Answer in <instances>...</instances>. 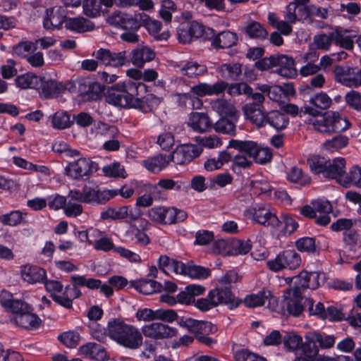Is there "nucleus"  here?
<instances>
[{
    "mask_svg": "<svg viewBox=\"0 0 361 361\" xmlns=\"http://www.w3.org/2000/svg\"><path fill=\"white\" fill-rule=\"evenodd\" d=\"M147 16L140 13L134 16L126 13H118L112 16L111 20L115 25L126 30H137L146 20Z\"/></svg>",
    "mask_w": 361,
    "mask_h": 361,
    "instance_id": "9b49d317",
    "label": "nucleus"
},
{
    "mask_svg": "<svg viewBox=\"0 0 361 361\" xmlns=\"http://www.w3.org/2000/svg\"><path fill=\"white\" fill-rule=\"evenodd\" d=\"M239 116L233 117H221L214 126V130L221 133L234 135L235 134V123Z\"/></svg>",
    "mask_w": 361,
    "mask_h": 361,
    "instance_id": "ea45409f",
    "label": "nucleus"
},
{
    "mask_svg": "<svg viewBox=\"0 0 361 361\" xmlns=\"http://www.w3.org/2000/svg\"><path fill=\"white\" fill-rule=\"evenodd\" d=\"M349 139L343 135H336L331 139L327 140L324 143V147L330 151H335L346 147Z\"/></svg>",
    "mask_w": 361,
    "mask_h": 361,
    "instance_id": "4d7b16f0",
    "label": "nucleus"
},
{
    "mask_svg": "<svg viewBox=\"0 0 361 361\" xmlns=\"http://www.w3.org/2000/svg\"><path fill=\"white\" fill-rule=\"evenodd\" d=\"M258 144L251 140H231L228 147L233 148L240 152H243L249 157L253 158L255 152H257Z\"/></svg>",
    "mask_w": 361,
    "mask_h": 361,
    "instance_id": "58836bf2",
    "label": "nucleus"
},
{
    "mask_svg": "<svg viewBox=\"0 0 361 361\" xmlns=\"http://www.w3.org/2000/svg\"><path fill=\"white\" fill-rule=\"evenodd\" d=\"M297 249L300 252L314 253L316 252L315 239L314 238L304 237L295 242Z\"/></svg>",
    "mask_w": 361,
    "mask_h": 361,
    "instance_id": "69168bd1",
    "label": "nucleus"
},
{
    "mask_svg": "<svg viewBox=\"0 0 361 361\" xmlns=\"http://www.w3.org/2000/svg\"><path fill=\"white\" fill-rule=\"evenodd\" d=\"M23 219V214L20 211H12L0 216V222L4 225L15 226L20 224Z\"/></svg>",
    "mask_w": 361,
    "mask_h": 361,
    "instance_id": "338daca9",
    "label": "nucleus"
},
{
    "mask_svg": "<svg viewBox=\"0 0 361 361\" xmlns=\"http://www.w3.org/2000/svg\"><path fill=\"white\" fill-rule=\"evenodd\" d=\"M186 276H188L192 279H204L211 274L210 269L197 265L188 264V269H186Z\"/></svg>",
    "mask_w": 361,
    "mask_h": 361,
    "instance_id": "e2e57ef3",
    "label": "nucleus"
},
{
    "mask_svg": "<svg viewBox=\"0 0 361 361\" xmlns=\"http://www.w3.org/2000/svg\"><path fill=\"white\" fill-rule=\"evenodd\" d=\"M329 159L320 156H313L307 159L311 171L315 174L322 173L325 176Z\"/></svg>",
    "mask_w": 361,
    "mask_h": 361,
    "instance_id": "3c124183",
    "label": "nucleus"
},
{
    "mask_svg": "<svg viewBox=\"0 0 361 361\" xmlns=\"http://www.w3.org/2000/svg\"><path fill=\"white\" fill-rule=\"evenodd\" d=\"M180 73L189 78H196L207 72V67L195 61H188L180 66Z\"/></svg>",
    "mask_w": 361,
    "mask_h": 361,
    "instance_id": "f704fd0d",
    "label": "nucleus"
},
{
    "mask_svg": "<svg viewBox=\"0 0 361 361\" xmlns=\"http://www.w3.org/2000/svg\"><path fill=\"white\" fill-rule=\"evenodd\" d=\"M62 83L51 78L39 77L37 89L42 99L56 97L62 93Z\"/></svg>",
    "mask_w": 361,
    "mask_h": 361,
    "instance_id": "f3484780",
    "label": "nucleus"
},
{
    "mask_svg": "<svg viewBox=\"0 0 361 361\" xmlns=\"http://www.w3.org/2000/svg\"><path fill=\"white\" fill-rule=\"evenodd\" d=\"M65 27L71 31L85 32L93 30L94 25L82 17H77L66 19Z\"/></svg>",
    "mask_w": 361,
    "mask_h": 361,
    "instance_id": "4c0bfd02",
    "label": "nucleus"
},
{
    "mask_svg": "<svg viewBox=\"0 0 361 361\" xmlns=\"http://www.w3.org/2000/svg\"><path fill=\"white\" fill-rule=\"evenodd\" d=\"M301 263L299 254L295 250H288L279 253L274 259L267 262L269 269L277 272L284 269H295Z\"/></svg>",
    "mask_w": 361,
    "mask_h": 361,
    "instance_id": "0eeeda50",
    "label": "nucleus"
},
{
    "mask_svg": "<svg viewBox=\"0 0 361 361\" xmlns=\"http://www.w3.org/2000/svg\"><path fill=\"white\" fill-rule=\"evenodd\" d=\"M173 82L177 87V92L183 91L185 87H190V92L197 97L219 94L223 93L228 87V84L224 81H218L213 85L200 83L190 87L187 80L182 77L175 78Z\"/></svg>",
    "mask_w": 361,
    "mask_h": 361,
    "instance_id": "39448f33",
    "label": "nucleus"
},
{
    "mask_svg": "<svg viewBox=\"0 0 361 361\" xmlns=\"http://www.w3.org/2000/svg\"><path fill=\"white\" fill-rule=\"evenodd\" d=\"M142 334L154 340H163L175 337L178 334L177 329L161 322H153L143 326Z\"/></svg>",
    "mask_w": 361,
    "mask_h": 361,
    "instance_id": "6e6552de",
    "label": "nucleus"
},
{
    "mask_svg": "<svg viewBox=\"0 0 361 361\" xmlns=\"http://www.w3.org/2000/svg\"><path fill=\"white\" fill-rule=\"evenodd\" d=\"M310 103L312 106H306L301 109V112L317 116L322 110H326L331 107L332 99L324 92L314 94L310 99Z\"/></svg>",
    "mask_w": 361,
    "mask_h": 361,
    "instance_id": "4468645a",
    "label": "nucleus"
},
{
    "mask_svg": "<svg viewBox=\"0 0 361 361\" xmlns=\"http://www.w3.org/2000/svg\"><path fill=\"white\" fill-rule=\"evenodd\" d=\"M288 117L279 111H271L267 113L265 126L269 124L276 130L284 129L288 123Z\"/></svg>",
    "mask_w": 361,
    "mask_h": 361,
    "instance_id": "72a5a7b5",
    "label": "nucleus"
},
{
    "mask_svg": "<svg viewBox=\"0 0 361 361\" xmlns=\"http://www.w3.org/2000/svg\"><path fill=\"white\" fill-rule=\"evenodd\" d=\"M302 338L295 332L287 333L283 338L284 346L291 351L300 348Z\"/></svg>",
    "mask_w": 361,
    "mask_h": 361,
    "instance_id": "bf43d9fd",
    "label": "nucleus"
},
{
    "mask_svg": "<svg viewBox=\"0 0 361 361\" xmlns=\"http://www.w3.org/2000/svg\"><path fill=\"white\" fill-rule=\"evenodd\" d=\"M144 87L142 82L130 79L118 82L107 91L105 101L110 104L123 108L137 109L143 113L152 112L159 106L160 100L152 94L138 99L137 96L139 89Z\"/></svg>",
    "mask_w": 361,
    "mask_h": 361,
    "instance_id": "f257e3e1",
    "label": "nucleus"
},
{
    "mask_svg": "<svg viewBox=\"0 0 361 361\" xmlns=\"http://www.w3.org/2000/svg\"><path fill=\"white\" fill-rule=\"evenodd\" d=\"M213 111L221 117H233L239 116V112L231 102L224 99H216L211 102Z\"/></svg>",
    "mask_w": 361,
    "mask_h": 361,
    "instance_id": "cd10ccee",
    "label": "nucleus"
},
{
    "mask_svg": "<svg viewBox=\"0 0 361 361\" xmlns=\"http://www.w3.org/2000/svg\"><path fill=\"white\" fill-rule=\"evenodd\" d=\"M10 322L16 326L27 330H34L39 328L41 319L32 312L30 307L27 311L21 314H16L15 317H10Z\"/></svg>",
    "mask_w": 361,
    "mask_h": 361,
    "instance_id": "a211bd4d",
    "label": "nucleus"
},
{
    "mask_svg": "<svg viewBox=\"0 0 361 361\" xmlns=\"http://www.w3.org/2000/svg\"><path fill=\"white\" fill-rule=\"evenodd\" d=\"M80 353L87 358L97 361H106L109 356L106 349L96 343H88L80 347Z\"/></svg>",
    "mask_w": 361,
    "mask_h": 361,
    "instance_id": "b1692460",
    "label": "nucleus"
},
{
    "mask_svg": "<svg viewBox=\"0 0 361 361\" xmlns=\"http://www.w3.org/2000/svg\"><path fill=\"white\" fill-rule=\"evenodd\" d=\"M170 161V155L160 154L145 160L143 164L149 171L157 173L165 169Z\"/></svg>",
    "mask_w": 361,
    "mask_h": 361,
    "instance_id": "c756f323",
    "label": "nucleus"
},
{
    "mask_svg": "<svg viewBox=\"0 0 361 361\" xmlns=\"http://www.w3.org/2000/svg\"><path fill=\"white\" fill-rule=\"evenodd\" d=\"M94 129L97 134L102 135L105 138L118 137L120 134L115 126L109 125L102 121H99L94 124Z\"/></svg>",
    "mask_w": 361,
    "mask_h": 361,
    "instance_id": "6e6d98bb",
    "label": "nucleus"
},
{
    "mask_svg": "<svg viewBox=\"0 0 361 361\" xmlns=\"http://www.w3.org/2000/svg\"><path fill=\"white\" fill-rule=\"evenodd\" d=\"M71 282L90 289H97L101 286L102 281L99 279L86 278L85 276L73 275L71 277Z\"/></svg>",
    "mask_w": 361,
    "mask_h": 361,
    "instance_id": "13d9d810",
    "label": "nucleus"
},
{
    "mask_svg": "<svg viewBox=\"0 0 361 361\" xmlns=\"http://www.w3.org/2000/svg\"><path fill=\"white\" fill-rule=\"evenodd\" d=\"M8 293H2L0 298L1 305L8 311L11 312V317H15L16 314H21L25 311H27L31 307L27 302L21 300H14Z\"/></svg>",
    "mask_w": 361,
    "mask_h": 361,
    "instance_id": "4be33fe9",
    "label": "nucleus"
},
{
    "mask_svg": "<svg viewBox=\"0 0 361 361\" xmlns=\"http://www.w3.org/2000/svg\"><path fill=\"white\" fill-rule=\"evenodd\" d=\"M175 96L176 97V102L180 106L187 107L189 104H191L192 109H200L202 106V101L197 96H192L190 92H177Z\"/></svg>",
    "mask_w": 361,
    "mask_h": 361,
    "instance_id": "09e8293b",
    "label": "nucleus"
},
{
    "mask_svg": "<svg viewBox=\"0 0 361 361\" xmlns=\"http://www.w3.org/2000/svg\"><path fill=\"white\" fill-rule=\"evenodd\" d=\"M235 359L236 361H267L265 357L244 348L235 351Z\"/></svg>",
    "mask_w": 361,
    "mask_h": 361,
    "instance_id": "774afa93",
    "label": "nucleus"
},
{
    "mask_svg": "<svg viewBox=\"0 0 361 361\" xmlns=\"http://www.w3.org/2000/svg\"><path fill=\"white\" fill-rule=\"evenodd\" d=\"M316 331L307 332L305 336V341H302L300 348L305 355L309 358L315 357L319 353V345L318 342L315 339Z\"/></svg>",
    "mask_w": 361,
    "mask_h": 361,
    "instance_id": "e433bc0d",
    "label": "nucleus"
},
{
    "mask_svg": "<svg viewBox=\"0 0 361 361\" xmlns=\"http://www.w3.org/2000/svg\"><path fill=\"white\" fill-rule=\"evenodd\" d=\"M329 11L326 8L317 6L314 4H309L305 6L304 23L312 25L314 22V18L320 19H326Z\"/></svg>",
    "mask_w": 361,
    "mask_h": 361,
    "instance_id": "c03bdc74",
    "label": "nucleus"
},
{
    "mask_svg": "<svg viewBox=\"0 0 361 361\" xmlns=\"http://www.w3.org/2000/svg\"><path fill=\"white\" fill-rule=\"evenodd\" d=\"M118 195L116 190H99L97 187L85 185L82 191L71 190L70 197L79 202L103 204Z\"/></svg>",
    "mask_w": 361,
    "mask_h": 361,
    "instance_id": "20e7f679",
    "label": "nucleus"
},
{
    "mask_svg": "<svg viewBox=\"0 0 361 361\" xmlns=\"http://www.w3.org/2000/svg\"><path fill=\"white\" fill-rule=\"evenodd\" d=\"M339 184L345 188L355 185L361 188V166H353L348 173L345 172L343 176L339 179Z\"/></svg>",
    "mask_w": 361,
    "mask_h": 361,
    "instance_id": "c85d7f7f",
    "label": "nucleus"
},
{
    "mask_svg": "<svg viewBox=\"0 0 361 361\" xmlns=\"http://www.w3.org/2000/svg\"><path fill=\"white\" fill-rule=\"evenodd\" d=\"M275 67L278 68L276 72L281 76L292 78L296 75L297 71L295 68L294 60L286 55H276Z\"/></svg>",
    "mask_w": 361,
    "mask_h": 361,
    "instance_id": "393cba45",
    "label": "nucleus"
},
{
    "mask_svg": "<svg viewBox=\"0 0 361 361\" xmlns=\"http://www.w3.org/2000/svg\"><path fill=\"white\" fill-rule=\"evenodd\" d=\"M252 215V219L257 223L264 226L278 228L280 220L269 208L264 206H258L248 211Z\"/></svg>",
    "mask_w": 361,
    "mask_h": 361,
    "instance_id": "dca6fc26",
    "label": "nucleus"
},
{
    "mask_svg": "<svg viewBox=\"0 0 361 361\" xmlns=\"http://www.w3.org/2000/svg\"><path fill=\"white\" fill-rule=\"evenodd\" d=\"M106 332L112 340L126 348L137 349L142 345L143 338L139 329L120 318L108 322Z\"/></svg>",
    "mask_w": 361,
    "mask_h": 361,
    "instance_id": "f03ea898",
    "label": "nucleus"
},
{
    "mask_svg": "<svg viewBox=\"0 0 361 361\" xmlns=\"http://www.w3.org/2000/svg\"><path fill=\"white\" fill-rule=\"evenodd\" d=\"M39 76L31 73H26L18 75L15 81L16 85L21 89H37Z\"/></svg>",
    "mask_w": 361,
    "mask_h": 361,
    "instance_id": "603ef678",
    "label": "nucleus"
},
{
    "mask_svg": "<svg viewBox=\"0 0 361 361\" xmlns=\"http://www.w3.org/2000/svg\"><path fill=\"white\" fill-rule=\"evenodd\" d=\"M202 32V27L198 24H192L190 29L178 28V39L180 43L187 44L192 41V36L199 37Z\"/></svg>",
    "mask_w": 361,
    "mask_h": 361,
    "instance_id": "49530a36",
    "label": "nucleus"
},
{
    "mask_svg": "<svg viewBox=\"0 0 361 361\" xmlns=\"http://www.w3.org/2000/svg\"><path fill=\"white\" fill-rule=\"evenodd\" d=\"M20 276L23 281L35 285L44 282L47 271L37 265L27 263L20 267Z\"/></svg>",
    "mask_w": 361,
    "mask_h": 361,
    "instance_id": "2eb2a0df",
    "label": "nucleus"
},
{
    "mask_svg": "<svg viewBox=\"0 0 361 361\" xmlns=\"http://www.w3.org/2000/svg\"><path fill=\"white\" fill-rule=\"evenodd\" d=\"M131 283L133 287L144 295H150L159 292L162 288L160 283L154 280L140 279L132 281Z\"/></svg>",
    "mask_w": 361,
    "mask_h": 361,
    "instance_id": "c9c22d12",
    "label": "nucleus"
},
{
    "mask_svg": "<svg viewBox=\"0 0 361 361\" xmlns=\"http://www.w3.org/2000/svg\"><path fill=\"white\" fill-rule=\"evenodd\" d=\"M305 6H299L295 3L290 2L286 7L283 11L285 20L290 23H295L297 21L304 23Z\"/></svg>",
    "mask_w": 361,
    "mask_h": 361,
    "instance_id": "2f4dec72",
    "label": "nucleus"
},
{
    "mask_svg": "<svg viewBox=\"0 0 361 361\" xmlns=\"http://www.w3.org/2000/svg\"><path fill=\"white\" fill-rule=\"evenodd\" d=\"M294 280V288L292 290H288L287 291V294L290 295L293 293V295H296V297L300 296L302 295V291L309 288V284L307 282V271H302L298 275L294 276L293 278H288L286 279L287 281Z\"/></svg>",
    "mask_w": 361,
    "mask_h": 361,
    "instance_id": "a18cd8bd",
    "label": "nucleus"
},
{
    "mask_svg": "<svg viewBox=\"0 0 361 361\" xmlns=\"http://www.w3.org/2000/svg\"><path fill=\"white\" fill-rule=\"evenodd\" d=\"M163 221L164 224H173L184 221L187 217V213L175 207H164Z\"/></svg>",
    "mask_w": 361,
    "mask_h": 361,
    "instance_id": "79ce46f5",
    "label": "nucleus"
},
{
    "mask_svg": "<svg viewBox=\"0 0 361 361\" xmlns=\"http://www.w3.org/2000/svg\"><path fill=\"white\" fill-rule=\"evenodd\" d=\"M66 20L65 10L60 6H55L47 10L43 26L46 30L59 29Z\"/></svg>",
    "mask_w": 361,
    "mask_h": 361,
    "instance_id": "6ab92c4d",
    "label": "nucleus"
},
{
    "mask_svg": "<svg viewBox=\"0 0 361 361\" xmlns=\"http://www.w3.org/2000/svg\"><path fill=\"white\" fill-rule=\"evenodd\" d=\"M94 164L90 159L80 158L67 165L65 169L66 174L73 179H82L92 172Z\"/></svg>",
    "mask_w": 361,
    "mask_h": 361,
    "instance_id": "f8f14e48",
    "label": "nucleus"
},
{
    "mask_svg": "<svg viewBox=\"0 0 361 361\" xmlns=\"http://www.w3.org/2000/svg\"><path fill=\"white\" fill-rule=\"evenodd\" d=\"M349 121L338 112L330 111L320 118L312 121L314 129L323 134L339 133L350 126Z\"/></svg>",
    "mask_w": 361,
    "mask_h": 361,
    "instance_id": "7ed1b4c3",
    "label": "nucleus"
},
{
    "mask_svg": "<svg viewBox=\"0 0 361 361\" xmlns=\"http://www.w3.org/2000/svg\"><path fill=\"white\" fill-rule=\"evenodd\" d=\"M333 43L341 48L351 50L353 48L354 42L353 40L354 35H346L341 30H336L331 32Z\"/></svg>",
    "mask_w": 361,
    "mask_h": 361,
    "instance_id": "de8ad7c7",
    "label": "nucleus"
},
{
    "mask_svg": "<svg viewBox=\"0 0 361 361\" xmlns=\"http://www.w3.org/2000/svg\"><path fill=\"white\" fill-rule=\"evenodd\" d=\"M188 125L195 131L203 133L211 129L212 121L206 114L192 112L189 116Z\"/></svg>",
    "mask_w": 361,
    "mask_h": 361,
    "instance_id": "bb28decb",
    "label": "nucleus"
},
{
    "mask_svg": "<svg viewBox=\"0 0 361 361\" xmlns=\"http://www.w3.org/2000/svg\"><path fill=\"white\" fill-rule=\"evenodd\" d=\"M202 152L196 145L184 144L178 146L170 154L171 161L176 164H185L197 157Z\"/></svg>",
    "mask_w": 361,
    "mask_h": 361,
    "instance_id": "9d476101",
    "label": "nucleus"
},
{
    "mask_svg": "<svg viewBox=\"0 0 361 361\" xmlns=\"http://www.w3.org/2000/svg\"><path fill=\"white\" fill-rule=\"evenodd\" d=\"M243 110L247 120L250 121L259 128L265 126L267 113L263 105L260 104H245Z\"/></svg>",
    "mask_w": 361,
    "mask_h": 361,
    "instance_id": "aec40b11",
    "label": "nucleus"
},
{
    "mask_svg": "<svg viewBox=\"0 0 361 361\" xmlns=\"http://www.w3.org/2000/svg\"><path fill=\"white\" fill-rule=\"evenodd\" d=\"M246 32L252 38L264 39L268 35L267 30L260 23L255 21L247 26Z\"/></svg>",
    "mask_w": 361,
    "mask_h": 361,
    "instance_id": "680f3d73",
    "label": "nucleus"
},
{
    "mask_svg": "<svg viewBox=\"0 0 361 361\" xmlns=\"http://www.w3.org/2000/svg\"><path fill=\"white\" fill-rule=\"evenodd\" d=\"M237 35L231 31H223L219 33L212 41V45L215 48H229L236 44Z\"/></svg>",
    "mask_w": 361,
    "mask_h": 361,
    "instance_id": "473e14b6",
    "label": "nucleus"
},
{
    "mask_svg": "<svg viewBox=\"0 0 361 361\" xmlns=\"http://www.w3.org/2000/svg\"><path fill=\"white\" fill-rule=\"evenodd\" d=\"M287 178L293 183H298L300 185H306L310 182V178L305 176L301 169L293 166L287 172Z\"/></svg>",
    "mask_w": 361,
    "mask_h": 361,
    "instance_id": "052dcab7",
    "label": "nucleus"
},
{
    "mask_svg": "<svg viewBox=\"0 0 361 361\" xmlns=\"http://www.w3.org/2000/svg\"><path fill=\"white\" fill-rule=\"evenodd\" d=\"M271 296V293L268 290L263 289L257 294H251L247 295L243 301L246 307H255L262 306L264 304L265 300Z\"/></svg>",
    "mask_w": 361,
    "mask_h": 361,
    "instance_id": "8fccbe9b",
    "label": "nucleus"
},
{
    "mask_svg": "<svg viewBox=\"0 0 361 361\" xmlns=\"http://www.w3.org/2000/svg\"><path fill=\"white\" fill-rule=\"evenodd\" d=\"M141 212L138 209H133L129 206L109 207L102 211L100 217L103 220L112 221L128 219L130 221H135L140 218Z\"/></svg>",
    "mask_w": 361,
    "mask_h": 361,
    "instance_id": "1a4fd4ad",
    "label": "nucleus"
},
{
    "mask_svg": "<svg viewBox=\"0 0 361 361\" xmlns=\"http://www.w3.org/2000/svg\"><path fill=\"white\" fill-rule=\"evenodd\" d=\"M178 324L195 334V337L215 332L216 328L209 322L198 321L189 317H181Z\"/></svg>",
    "mask_w": 361,
    "mask_h": 361,
    "instance_id": "ddd939ff",
    "label": "nucleus"
},
{
    "mask_svg": "<svg viewBox=\"0 0 361 361\" xmlns=\"http://www.w3.org/2000/svg\"><path fill=\"white\" fill-rule=\"evenodd\" d=\"M68 201L66 202L64 212L66 216L70 217H75L82 213L83 208L79 202L76 200L71 199L70 192L68 195Z\"/></svg>",
    "mask_w": 361,
    "mask_h": 361,
    "instance_id": "0e129e2a",
    "label": "nucleus"
},
{
    "mask_svg": "<svg viewBox=\"0 0 361 361\" xmlns=\"http://www.w3.org/2000/svg\"><path fill=\"white\" fill-rule=\"evenodd\" d=\"M211 295L216 303V306L221 304L229 305L231 309L235 308L239 305V302L235 299L230 288H216L211 290Z\"/></svg>",
    "mask_w": 361,
    "mask_h": 361,
    "instance_id": "5701e85b",
    "label": "nucleus"
},
{
    "mask_svg": "<svg viewBox=\"0 0 361 361\" xmlns=\"http://www.w3.org/2000/svg\"><path fill=\"white\" fill-rule=\"evenodd\" d=\"M218 72L221 77L231 80H238L242 74L240 63H224L218 68Z\"/></svg>",
    "mask_w": 361,
    "mask_h": 361,
    "instance_id": "37998d69",
    "label": "nucleus"
},
{
    "mask_svg": "<svg viewBox=\"0 0 361 361\" xmlns=\"http://www.w3.org/2000/svg\"><path fill=\"white\" fill-rule=\"evenodd\" d=\"M345 160L338 157L332 161L329 160L326 171V178H334L339 183V179L345 174Z\"/></svg>",
    "mask_w": 361,
    "mask_h": 361,
    "instance_id": "7c9ffc66",
    "label": "nucleus"
},
{
    "mask_svg": "<svg viewBox=\"0 0 361 361\" xmlns=\"http://www.w3.org/2000/svg\"><path fill=\"white\" fill-rule=\"evenodd\" d=\"M231 93H236L238 94L244 93L248 96H250L253 99V102L249 103L248 104H260L261 105H263L265 99L264 95L262 93H253L252 89L245 83H240L233 85L231 87Z\"/></svg>",
    "mask_w": 361,
    "mask_h": 361,
    "instance_id": "a19ab883",
    "label": "nucleus"
},
{
    "mask_svg": "<svg viewBox=\"0 0 361 361\" xmlns=\"http://www.w3.org/2000/svg\"><path fill=\"white\" fill-rule=\"evenodd\" d=\"M155 52L148 47L143 46L132 50L129 60L135 66L142 68L147 62L155 58Z\"/></svg>",
    "mask_w": 361,
    "mask_h": 361,
    "instance_id": "412c9836",
    "label": "nucleus"
},
{
    "mask_svg": "<svg viewBox=\"0 0 361 361\" xmlns=\"http://www.w3.org/2000/svg\"><path fill=\"white\" fill-rule=\"evenodd\" d=\"M112 6V0H85L84 13L89 17H96Z\"/></svg>",
    "mask_w": 361,
    "mask_h": 361,
    "instance_id": "a878e982",
    "label": "nucleus"
},
{
    "mask_svg": "<svg viewBox=\"0 0 361 361\" xmlns=\"http://www.w3.org/2000/svg\"><path fill=\"white\" fill-rule=\"evenodd\" d=\"M334 80L341 85L350 87H361V68L348 66H337L334 70Z\"/></svg>",
    "mask_w": 361,
    "mask_h": 361,
    "instance_id": "423d86ee",
    "label": "nucleus"
},
{
    "mask_svg": "<svg viewBox=\"0 0 361 361\" xmlns=\"http://www.w3.org/2000/svg\"><path fill=\"white\" fill-rule=\"evenodd\" d=\"M302 299V295L296 297L293 293L287 297V310L294 317L299 316L303 312V306L301 302Z\"/></svg>",
    "mask_w": 361,
    "mask_h": 361,
    "instance_id": "5fc2aeb1",
    "label": "nucleus"
},
{
    "mask_svg": "<svg viewBox=\"0 0 361 361\" xmlns=\"http://www.w3.org/2000/svg\"><path fill=\"white\" fill-rule=\"evenodd\" d=\"M72 123L70 114L66 111H56L51 117L52 126L56 129L68 128Z\"/></svg>",
    "mask_w": 361,
    "mask_h": 361,
    "instance_id": "864d4df0",
    "label": "nucleus"
}]
</instances>
